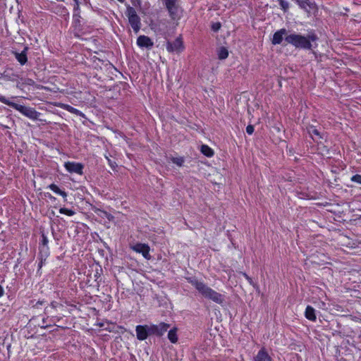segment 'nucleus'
I'll return each instance as SVG.
<instances>
[{
    "label": "nucleus",
    "instance_id": "40",
    "mask_svg": "<svg viewBox=\"0 0 361 361\" xmlns=\"http://www.w3.org/2000/svg\"><path fill=\"white\" fill-rule=\"evenodd\" d=\"M4 294V288L0 285V298H1Z\"/></svg>",
    "mask_w": 361,
    "mask_h": 361
},
{
    "label": "nucleus",
    "instance_id": "7",
    "mask_svg": "<svg viewBox=\"0 0 361 361\" xmlns=\"http://www.w3.org/2000/svg\"><path fill=\"white\" fill-rule=\"evenodd\" d=\"M166 50L170 53H180L185 49L183 37L181 35L176 38L173 42L168 41L166 44Z\"/></svg>",
    "mask_w": 361,
    "mask_h": 361
},
{
    "label": "nucleus",
    "instance_id": "32",
    "mask_svg": "<svg viewBox=\"0 0 361 361\" xmlns=\"http://www.w3.org/2000/svg\"><path fill=\"white\" fill-rule=\"evenodd\" d=\"M350 180L361 185V175L355 174L350 178Z\"/></svg>",
    "mask_w": 361,
    "mask_h": 361
},
{
    "label": "nucleus",
    "instance_id": "43",
    "mask_svg": "<svg viewBox=\"0 0 361 361\" xmlns=\"http://www.w3.org/2000/svg\"><path fill=\"white\" fill-rule=\"evenodd\" d=\"M74 2L79 1V0H73Z\"/></svg>",
    "mask_w": 361,
    "mask_h": 361
},
{
    "label": "nucleus",
    "instance_id": "16",
    "mask_svg": "<svg viewBox=\"0 0 361 361\" xmlns=\"http://www.w3.org/2000/svg\"><path fill=\"white\" fill-rule=\"evenodd\" d=\"M286 34V30L285 28L280 29L275 32L272 38V44L274 45L281 44L283 35Z\"/></svg>",
    "mask_w": 361,
    "mask_h": 361
},
{
    "label": "nucleus",
    "instance_id": "4",
    "mask_svg": "<svg viewBox=\"0 0 361 361\" xmlns=\"http://www.w3.org/2000/svg\"><path fill=\"white\" fill-rule=\"evenodd\" d=\"M164 6L168 11L169 16L172 20H179L183 16V8L178 3V0H163Z\"/></svg>",
    "mask_w": 361,
    "mask_h": 361
},
{
    "label": "nucleus",
    "instance_id": "8",
    "mask_svg": "<svg viewBox=\"0 0 361 361\" xmlns=\"http://www.w3.org/2000/svg\"><path fill=\"white\" fill-rule=\"evenodd\" d=\"M307 132L312 137L313 141L319 146L322 144V140H324V134L319 131L316 126L313 125H308L306 127Z\"/></svg>",
    "mask_w": 361,
    "mask_h": 361
},
{
    "label": "nucleus",
    "instance_id": "10",
    "mask_svg": "<svg viewBox=\"0 0 361 361\" xmlns=\"http://www.w3.org/2000/svg\"><path fill=\"white\" fill-rule=\"evenodd\" d=\"M136 336L139 341H144L151 336L150 326L137 325L135 327Z\"/></svg>",
    "mask_w": 361,
    "mask_h": 361
},
{
    "label": "nucleus",
    "instance_id": "39",
    "mask_svg": "<svg viewBox=\"0 0 361 361\" xmlns=\"http://www.w3.org/2000/svg\"><path fill=\"white\" fill-rule=\"evenodd\" d=\"M329 149L327 148V147L323 145L322 146V153H326V154H328L329 153Z\"/></svg>",
    "mask_w": 361,
    "mask_h": 361
},
{
    "label": "nucleus",
    "instance_id": "19",
    "mask_svg": "<svg viewBox=\"0 0 361 361\" xmlns=\"http://www.w3.org/2000/svg\"><path fill=\"white\" fill-rule=\"evenodd\" d=\"M49 189H50L51 191H53L54 193L62 196L63 198H66L67 193L64 190H61L58 185H56L54 183H51L48 185L47 187Z\"/></svg>",
    "mask_w": 361,
    "mask_h": 361
},
{
    "label": "nucleus",
    "instance_id": "31",
    "mask_svg": "<svg viewBox=\"0 0 361 361\" xmlns=\"http://www.w3.org/2000/svg\"><path fill=\"white\" fill-rule=\"evenodd\" d=\"M221 27V24L220 22H216V23H213L211 25V29L214 31V32H218Z\"/></svg>",
    "mask_w": 361,
    "mask_h": 361
},
{
    "label": "nucleus",
    "instance_id": "37",
    "mask_svg": "<svg viewBox=\"0 0 361 361\" xmlns=\"http://www.w3.org/2000/svg\"><path fill=\"white\" fill-rule=\"evenodd\" d=\"M243 275L250 285L254 286L253 281L250 276H249L246 273H243Z\"/></svg>",
    "mask_w": 361,
    "mask_h": 361
},
{
    "label": "nucleus",
    "instance_id": "38",
    "mask_svg": "<svg viewBox=\"0 0 361 361\" xmlns=\"http://www.w3.org/2000/svg\"><path fill=\"white\" fill-rule=\"evenodd\" d=\"M92 60L93 63H96L97 61H99V62H101L102 63H104V60L103 59H100V58H99V57H97L96 56H93L92 57Z\"/></svg>",
    "mask_w": 361,
    "mask_h": 361
},
{
    "label": "nucleus",
    "instance_id": "28",
    "mask_svg": "<svg viewBox=\"0 0 361 361\" xmlns=\"http://www.w3.org/2000/svg\"><path fill=\"white\" fill-rule=\"evenodd\" d=\"M281 8L284 13L287 12L289 9V3L285 0H278Z\"/></svg>",
    "mask_w": 361,
    "mask_h": 361
},
{
    "label": "nucleus",
    "instance_id": "35",
    "mask_svg": "<svg viewBox=\"0 0 361 361\" xmlns=\"http://www.w3.org/2000/svg\"><path fill=\"white\" fill-rule=\"evenodd\" d=\"M254 130H255V128L252 125H248L246 127V133L248 135H252L253 133Z\"/></svg>",
    "mask_w": 361,
    "mask_h": 361
},
{
    "label": "nucleus",
    "instance_id": "25",
    "mask_svg": "<svg viewBox=\"0 0 361 361\" xmlns=\"http://www.w3.org/2000/svg\"><path fill=\"white\" fill-rule=\"evenodd\" d=\"M96 213L101 217H106L109 221L112 220V219L114 218V216L110 213L104 210L98 209V211Z\"/></svg>",
    "mask_w": 361,
    "mask_h": 361
},
{
    "label": "nucleus",
    "instance_id": "24",
    "mask_svg": "<svg viewBox=\"0 0 361 361\" xmlns=\"http://www.w3.org/2000/svg\"><path fill=\"white\" fill-rule=\"evenodd\" d=\"M228 56V51L226 47H221L218 51V58L220 60L226 59Z\"/></svg>",
    "mask_w": 361,
    "mask_h": 361
},
{
    "label": "nucleus",
    "instance_id": "30",
    "mask_svg": "<svg viewBox=\"0 0 361 361\" xmlns=\"http://www.w3.org/2000/svg\"><path fill=\"white\" fill-rule=\"evenodd\" d=\"M80 14L78 13H73V23L75 26L80 25Z\"/></svg>",
    "mask_w": 361,
    "mask_h": 361
},
{
    "label": "nucleus",
    "instance_id": "23",
    "mask_svg": "<svg viewBox=\"0 0 361 361\" xmlns=\"http://www.w3.org/2000/svg\"><path fill=\"white\" fill-rule=\"evenodd\" d=\"M49 246H39V257H43L47 258L49 255Z\"/></svg>",
    "mask_w": 361,
    "mask_h": 361
},
{
    "label": "nucleus",
    "instance_id": "41",
    "mask_svg": "<svg viewBox=\"0 0 361 361\" xmlns=\"http://www.w3.org/2000/svg\"><path fill=\"white\" fill-rule=\"evenodd\" d=\"M44 303V301H38L37 303L34 305V307H37L39 305H42Z\"/></svg>",
    "mask_w": 361,
    "mask_h": 361
},
{
    "label": "nucleus",
    "instance_id": "42",
    "mask_svg": "<svg viewBox=\"0 0 361 361\" xmlns=\"http://www.w3.org/2000/svg\"><path fill=\"white\" fill-rule=\"evenodd\" d=\"M47 197H48L49 199H51V200H52V199H53V200H55V199H56V198H55L54 197H53L51 194H49V195H47Z\"/></svg>",
    "mask_w": 361,
    "mask_h": 361
},
{
    "label": "nucleus",
    "instance_id": "27",
    "mask_svg": "<svg viewBox=\"0 0 361 361\" xmlns=\"http://www.w3.org/2000/svg\"><path fill=\"white\" fill-rule=\"evenodd\" d=\"M171 161L178 166H182L185 162V159L183 157H172Z\"/></svg>",
    "mask_w": 361,
    "mask_h": 361
},
{
    "label": "nucleus",
    "instance_id": "26",
    "mask_svg": "<svg viewBox=\"0 0 361 361\" xmlns=\"http://www.w3.org/2000/svg\"><path fill=\"white\" fill-rule=\"evenodd\" d=\"M59 213L61 214L67 215L68 216H72L75 214V211H73L71 209L66 208V207L60 208Z\"/></svg>",
    "mask_w": 361,
    "mask_h": 361
},
{
    "label": "nucleus",
    "instance_id": "34",
    "mask_svg": "<svg viewBox=\"0 0 361 361\" xmlns=\"http://www.w3.org/2000/svg\"><path fill=\"white\" fill-rule=\"evenodd\" d=\"M73 13L80 14V2H74Z\"/></svg>",
    "mask_w": 361,
    "mask_h": 361
},
{
    "label": "nucleus",
    "instance_id": "20",
    "mask_svg": "<svg viewBox=\"0 0 361 361\" xmlns=\"http://www.w3.org/2000/svg\"><path fill=\"white\" fill-rule=\"evenodd\" d=\"M178 329L176 327H173L170 329L168 333V338L172 343H176L178 340V334H177Z\"/></svg>",
    "mask_w": 361,
    "mask_h": 361
},
{
    "label": "nucleus",
    "instance_id": "1",
    "mask_svg": "<svg viewBox=\"0 0 361 361\" xmlns=\"http://www.w3.org/2000/svg\"><path fill=\"white\" fill-rule=\"evenodd\" d=\"M186 281L190 283L198 293L204 298L212 300V302L222 305L225 301V296L218 293L204 283L202 281H199L195 276H189L185 278Z\"/></svg>",
    "mask_w": 361,
    "mask_h": 361
},
{
    "label": "nucleus",
    "instance_id": "11",
    "mask_svg": "<svg viewBox=\"0 0 361 361\" xmlns=\"http://www.w3.org/2000/svg\"><path fill=\"white\" fill-rule=\"evenodd\" d=\"M170 325L165 322H161L159 324L150 325V330L152 335L157 336H161L168 330Z\"/></svg>",
    "mask_w": 361,
    "mask_h": 361
},
{
    "label": "nucleus",
    "instance_id": "13",
    "mask_svg": "<svg viewBox=\"0 0 361 361\" xmlns=\"http://www.w3.org/2000/svg\"><path fill=\"white\" fill-rule=\"evenodd\" d=\"M137 45L140 48L152 49L154 42L148 36L140 35L137 39Z\"/></svg>",
    "mask_w": 361,
    "mask_h": 361
},
{
    "label": "nucleus",
    "instance_id": "17",
    "mask_svg": "<svg viewBox=\"0 0 361 361\" xmlns=\"http://www.w3.org/2000/svg\"><path fill=\"white\" fill-rule=\"evenodd\" d=\"M305 317L307 319L311 322H316L317 315L315 310L311 306L307 305L305 310Z\"/></svg>",
    "mask_w": 361,
    "mask_h": 361
},
{
    "label": "nucleus",
    "instance_id": "5",
    "mask_svg": "<svg viewBox=\"0 0 361 361\" xmlns=\"http://www.w3.org/2000/svg\"><path fill=\"white\" fill-rule=\"evenodd\" d=\"M126 16L128 17L129 24L135 33H137L141 27V20L134 8L128 6L126 8Z\"/></svg>",
    "mask_w": 361,
    "mask_h": 361
},
{
    "label": "nucleus",
    "instance_id": "15",
    "mask_svg": "<svg viewBox=\"0 0 361 361\" xmlns=\"http://www.w3.org/2000/svg\"><path fill=\"white\" fill-rule=\"evenodd\" d=\"M28 50L27 47H25L23 50L20 52H14L16 60L19 62L21 66L25 65L27 61V52Z\"/></svg>",
    "mask_w": 361,
    "mask_h": 361
},
{
    "label": "nucleus",
    "instance_id": "33",
    "mask_svg": "<svg viewBox=\"0 0 361 361\" xmlns=\"http://www.w3.org/2000/svg\"><path fill=\"white\" fill-rule=\"evenodd\" d=\"M47 259V258H44L43 257H39V256H38V259H39V263H38V271H39L40 269H42V266L45 264Z\"/></svg>",
    "mask_w": 361,
    "mask_h": 361
},
{
    "label": "nucleus",
    "instance_id": "36",
    "mask_svg": "<svg viewBox=\"0 0 361 361\" xmlns=\"http://www.w3.org/2000/svg\"><path fill=\"white\" fill-rule=\"evenodd\" d=\"M95 281L97 282V287L99 286V281H98L99 279H101V274L97 271L94 275Z\"/></svg>",
    "mask_w": 361,
    "mask_h": 361
},
{
    "label": "nucleus",
    "instance_id": "2",
    "mask_svg": "<svg viewBox=\"0 0 361 361\" xmlns=\"http://www.w3.org/2000/svg\"><path fill=\"white\" fill-rule=\"evenodd\" d=\"M318 40L317 35L314 32H309L306 36L301 34L291 33L285 37L287 44L293 45L295 49L311 50L316 48L317 44L313 45V42Z\"/></svg>",
    "mask_w": 361,
    "mask_h": 361
},
{
    "label": "nucleus",
    "instance_id": "22",
    "mask_svg": "<svg viewBox=\"0 0 361 361\" xmlns=\"http://www.w3.org/2000/svg\"><path fill=\"white\" fill-rule=\"evenodd\" d=\"M295 1L300 8L306 11H309L308 8H312V4L309 0H295Z\"/></svg>",
    "mask_w": 361,
    "mask_h": 361
},
{
    "label": "nucleus",
    "instance_id": "29",
    "mask_svg": "<svg viewBox=\"0 0 361 361\" xmlns=\"http://www.w3.org/2000/svg\"><path fill=\"white\" fill-rule=\"evenodd\" d=\"M41 241L39 243V246H48L49 240L47 236L45 235L44 232L41 233Z\"/></svg>",
    "mask_w": 361,
    "mask_h": 361
},
{
    "label": "nucleus",
    "instance_id": "3",
    "mask_svg": "<svg viewBox=\"0 0 361 361\" xmlns=\"http://www.w3.org/2000/svg\"><path fill=\"white\" fill-rule=\"evenodd\" d=\"M0 102L4 104L8 105V106L18 111L23 116L29 118L32 120L38 119L40 113L36 111L35 108L30 106H25L10 101L6 97L0 94Z\"/></svg>",
    "mask_w": 361,
    "mask_h": 361
},
{
    "label": "nucleus",
    "instance_id": "9",
    "mask_svg": "<svg viewBox=\"0 0 361 361\" xmlns=\"http://www.w3.org/2000/svg\"><path fill=\"white\" fill-rule=\"evenodd\" d=\"M66 170L71 173L83 174L84 165L82 163L75 161H66L63 165Z\"/></svg>",
    "mask_w": 361,
    "mask_h": 361
},
{
    "label": "nucleus",
    "instance_id": "18",
    "mask_svg": "<svg viewBox=\"0 0 361 361\" xmlns=\"http://www.w3.org/2000/svg\"><path fill=\"white\" fill-rule=\"evenodd\" d=\"M62 107L63 109L66 110L71 114H75L76 116H80L82 117L85 116V114L81 111L76 108H74L73 106L69 104H63Z\"/></svg>",
    "mask_w": 361,
    "mask_h": 361
},
{
    "label": "nucleus",
    "instance_id": "6",
    "mask_svg": "<svg viewBox=\"0 0 361 361\" xmlns=\"http://www.w3.org/2000/svg\"><path fill=\"white\" fill-rule=\"evenodd\" d=\"M69 305L68 302L66 301L64 303L59 302L57 301H52L49 305V308L46 307L45 312L48 314L52 313V310L55 311H59L61 312L60 316H54L52 317L54 318H56V321H59L63 317H65L64 312H71L70 310H68L67 306Z\"/></svg>",
    "mask_w": 361,
    "mask_h": 361
},
{
    "label": "nucleus",
    "instance_id": "14",
    "mask_svg": "<svg viewBox=\"0 0 361 361\" xmlns=\"http://www.w3.org/2000/svg\"><path fill=\"white\" fill-rule=\"evenodd\" d=\"M253 361H273L265 347H262L254 357Z\"/></svg>",
    "mask_w": 361,
    "mask_h": 361
},
{
    "label": "nucleus",
    "instance_id": "12",
    "mask_svg": "<svg viewBox=\"0 0 361 361\" xmlns=\"http://www.w3.org/2000/svg\"><path fill=\"white\" fill-rule=\"evenodd\" d=\"M131 249L137 253H141L145 259H150V248L147 244L137 243L132 246Z\"/></svg>",
    "mask_w": 361,
    "mask_h": 361
},
{
    "label": "nucleus",
    "instance_id": "21",
    "mask_svg": "<svg viewBox=\"0 0 361 361\" xmlns=\"http://www.w3.org/2000/svg\"><path fill=\"white\" fill-rule=\"evenodd\" d=\"M200 152L207 157H212L214 154V150L207 145H202L200 148Z\"/></svg>",
    "mask_w": 361,
    "mask_h": 361
}]
</instances>
